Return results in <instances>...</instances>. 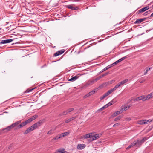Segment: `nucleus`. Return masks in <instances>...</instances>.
<instances>
[{"label": "nucleus", "instance_id": "obj_1", "mask_svg": "<svg viewBox=\"0 0 153 153\" xmlns=\"http://www.w3.org/2000/svg\"><path fill=\"white\" fill-rule=\"evenodd\" d=\"M149 8V6H146L145 7L143 8L140 10L137 11V13L138 15H139L140 13H142L143 12H144L146 10H148Z\"/></svg>", "mask_w": 153, "mask_h": 153}, {"label": "nucleus", "instance_id": "obj_2", "mask_svg": "<svg viewBox=\"0 0 153 153\" xmlns=\"http://www.w3.org/2000/svg\"><path fill=\"white\" fill-rule=\"evenodd\" d=\"M37 117V116L36 115H34L31 118H30L26 120L25 121L26 124L27 125V124L30 123L33 120H35Z\"/></svg>", "mask_w": 153, "mask_h": 153}, {"label": "nucleus", "instance_id": "obj_3", "mask_svg": "<svg viewBox=\"0 0 153 153\" xmlns=\"http://www.w3.org/2000/svg\"><path fill=\"white\" fill-rule=\"evenodd\" d=\"M146 18L137 19V20L134 22V23L135 24H139L143 21L146 20Z\"/></svg>", "mask_w": 153, "mask_h": 153}, {"label": "nucleus", "instance_id": "obj_4", "mask_svg": "<svg viewBox=\"0 0 153 153\" xmlns=\"http://www.w3.org/2000/svg\"><path fill=\"white\" fill-rule=\"evenodd\" d=\"M149 121L147 120H142L138 121V123L140 125L148 123Z\"/></svg>", "mask_w": 153, "mask_h": 153}, {"label": "nucleus", "instance_id": "obj_5", "mask_svg": "<svg viewBox=\"0 0 153 153\" xmlns=\"http://www.w3.org/2000/svg\"><path fill=\"white\" fill-rule=\"evenodd\" d=\"M126 58V56L123 57L121 58V59H120L118 60H117V61H116L114 63L111 64V65L113 67V66L116 65L119 62H120L121 61L124 60Z\"/></svg>", "mask_w": 153, "mask_h": 153}, {"label": "nucleus", "instance_id": "obj_6", "mask_svg": "<svg viewBox=\"0 0 153 153\" xmlns=\"http://www.w3.org/2000/svg\"><path fill=\"white\" fill-rule=\"evenodd\" d=\"M13 40V39H8L4 40H1L0 42V44H6L8 43L11 42Z\"/></svg>", "mask_w": 153, "mask_h": 153}, {"label": "nucleus", "instance_id": "obj_7", "mask_svg": "<svg viewBox=\"0 0 153 153\" xmlns=\"http://www.w3.org/2000/svg\"><path fill=\"white\" fill-rule=\"evenodd\" d=\"M102 135V134L101 133L98 134H96L94 136H92V140H96L99 138Z\"/></svg>", "mask_w": 153, "mask_h": 153}, {"label": "nucleus", "instance_id": "obj_8", "mask_svg": "<svg viewBox=\"0 0 153 153\" xmlns=\"http://www.w3.org/2000/svg\"><path fill=\"white\" fill-rule=\"evenodd\" d=\"M81 75H82L81 74V75L77 74L76 75L74 76H73L70 79L68 80V81H75V80L79 78V77L80 76H81Z\"/></svg>", "mask_w": 153, "mask_h": 153}, {"label": "nucleus", "instance_id": "obj_9", "mask_svg": "<svg viewBox=\"0 0 153 153\" xmlns=\"http://www.w3.org/2000/svg\"><path fill=\"white\" fill-rule=\"evenodd\" d=\"M111 93L110 90H108L106 93H105L102 96L100 99L101 100H102L105 98L106 97Z\"/></svg>", "mask_w": 153, "mask_h": 153}, {"label": "nucleus", "instance_id": "obj_10", "mask_svg": "<svg viewBox=\"0 0 153 153\" xmlns=\"http://www.w3.org/2000/svg\"><path fill=\"white\" fill-rule=\"evenodd\" d=\"M65 51L64 49H62L61 50L59 51L54 53V56H57L63 53Z\"/></svg>", "mask_w": 153, "mask_h": 153}, {"label": "nucleus", "instance_id": "obj_11", "mask_svg": "<svg viewBox=\"0 0 153 153\" xmlns=\"http://www.w3.org/2000/svg\"><path fill=\"white\" fill-rule=\"evenodd\" d=\"M131 106V105L130 104L126 106H122L121 108V110L122 111H126L128 109H129Z\"/></svg>", "mask_w": 153, "mask_h": 153}, {"label": "nucleus", "instance_id": "obj_12", "mask_svg": "<svg viewBox=\"0 0 153 153\" xmlns=\"http://www.w3.org/2000/svg\"><path fill=\"white\" fill-rule=\"evenodd\" d=\"M32 126L29 127L28 128H27L24 132V134H26L28 133L29 132H31L32 131L34 130L33 128L32 127Z\"/></svg>", "mask_w": 153, "mask_h": 153}, {"label": "nucleus", "instance_id": "obj_13", "mask_svg": "<svg viewBox=\"0 0 153 153\" xmlns=\"http://www.w3.org/2000/svg\"><path fill=\"white\" fill-rule=\"evenodd\" d=\"M121 85V84H120L119 82L117 85H116L113 88H112L109 90L111 91V93H112L113 91L116 90Z\"/></svg>", "mask_w": 153, "mask_h": 153}, {"label": "nucleus", "instance_id": "obj_14", "mask_svg": "<svg viewBox=\"0 0 153 153\" xmlns=\"http://www.w3.org/2000/svg\"><path fill=\"white\" fill-rule=\"evenodd\" d=\"M85 146L86 145L85 144H79L77 145V148L78 149L82 150L85 148Z\"/></svg>", "mask_w": 153, "mask_h": 153}, {"label": "nucleus", "instance_id": "obj_15", "mask_svg": "<svg viewBox=\"0 0 153 153\" xmlns=\"http://www.w3.org/2000/svg\"><path fill=\"white\" fill-rule=\"evenodd\" d=\"M92 133H90L84 135L83 137V138L84 139H87L89 138H92Z\"/></svg>", "mask_w": 153, "mask_h": 153}, {"label": "nucleus", "instance_id": "obj_16", "mask_svg": "<svg viewBox=\"0 0 153 153\" xmlns=\"http://www.w3.org/2000/svg\"><path fill=\"white\" fill-rule=\"evenodd\" d=\"M69 9H70L72 10H77L78 9V7H73L72 5H69L66 6Z\"/></svg>", "mask_w": 153, "mask_h": 153}, {"label": "nucleus", "instance_id": "obj_17", "mask_svg": "<svg viewBox=\"0 0 153 153\" xmlns=\"http://www.w3.org/2000/svg\"><path fill=\"white\" fill-rule=\"evenodd\" d=\"M27 124L25 122V121L21 123L17 127V129H19L21 128H22L24 126L26 125Z\"/></svg>", "mask_w": 153, "mask_h": 153}, {"label": "nucleus", "instance_id": "obj_18", "mask_svg": "<svg viewBox=\"0 0 153 153\" xmlns=\"http://www.w3.org/2000/svg\"><path fill=\"white\" fill-rule=\"evenodd\" d=\"M134 143H135L136 146L140 147L142 144L140 140H136L134 141Z\"/></svg>", "mask_w": 153, "mask_h": 153}, {"label": "nucleus", "instance_id": "obj_19", "mask_svg": "<svg viewBox=\"0 0 153 153\" xmlns=\"http://www.w3.org/2000/svg\"><path fill=\"white\" fill-rule=\"evenodd\" d=\"M13 127L11 125L10 126H9L7 127L6 128L3 129L2 130L3 131H4V132H7L9 131H10L11 129L13 128Z\"/></svg>", "mask_w": 153, "mask_h": 153}, {"label": "nucleus", "instance_id": "obj_20", "mask_svg": "<svg viewBox=\"0 0 153 153\" xmlns=\"http://www.w3.org/2000/svg\"><path fill=\"white\" fill-rule=\"evenodd\" d=\"M70 133L69 132H66L64 133H62L59 134L61 138L62 137L65 136H68Z\"/></svg>", "mask_w": 153, "mask_h": 153}, {"label": "nucleus", "instance_id": "obj_21", "mask_svg": "<svg viewBox=\"0 0 153 153\" xmlns=\"http://www.w3.org/2000/svg\"><path fill=\"white\" fill-rule=\"evenodd\" d=\"M21 121L20 120H19L16 122L15 123H13L11 125L12 127L13 128L14 127L18 126L19 124H20L21 123Z\"/></svg>", "mask_w": 153, "mask_h": 153}, {"label": "nucleus", "instance_id": "obj_22", "mask_svg": "<svg viewBox=\"0 0 153 153\" xmlns=\"http://www.w3.org/2000/svg\"><path fill=\"white\" fill-rule=\"evenodd\" d=\"M153 97V92L151 93L147 96H146V99L147 100H149L150 99V98H152Z\"/></svg>", "mask_w": 153, "mask_h": 153}, {"label": "nucleus", "instance_id": "obj_23", "mask_svg": "<svg viewBox=\"0 0 153 153\" xmlns=\"http://www.w3.org/2000/svg\"><path fill=\"white\" fill-rule=\"evenodd\" d=\"M32 127L33 128V130H35L36 128H38V127H39V125H38V124H37V123H36L34 124L33 125H32Z\"/></svg>", "mask_w": 153, "mask_h": 153}, {"label": "nucleus", "instance_id": "obj_24", "mask_svg": "<svg viewBox=\"0 0 153 153\" xmlns=\"http://www.w3.org/2000/svg\"><path fill=\"white\" fill-rule=\"evenodd\" d=\"M96 89H95L89 92L88 94L89 96L92 95L94 94L96 92Z\"/></svg>", "mask_w": 153, "mask_h": 153}, {"label": "nucleus", "instance_id": "obj_25", "mask_svg": "<svg viewBox=\"0 0 153 153\" xmlns=\"http://www.w3.org/2000/svg\"><path fill=\"white\" fill-rule=\"evenodd\" d=\"M111 67H112V66L111 65V64L109 65H108V66H107L105 68H104L101 71V72H103L105 71V70L108 69L109 68H110Z\"/></svg>", "mask_w": 153, "mask_h": 153}, {"label": "nucleus", "instance_id": "obj_26", "mask_svg": "<svg viewBox=\"0 0 153 153\" xmlns=\"http://www.w3.org/2000/svg\"><path fill=\"white\" fill-rule=\"evenodd\" d=\"M95 82H96L95 81L94 79H93L91 81L89 82H88V83H87L86 84V86H88V85H91V84H92L94 83Z\"/></svg>", "mask_w": 153, "mask_h": 153}, {"label": "nucleus", "instance_id": "obj_27", "mask_svg": "<svg viewBox=\"0 0 153 153\" xmlns=\"http://www.w3.org/2000/svg\"><path fill=\"white\" fill-rule=\"evenodd\" d=\"M128 79H125L124 80L121 81L120 83V84H121V85H122L126 83L127 82H128Z\"/></svg>", "mask_w": 153, "mask_h": 153}, {"label": "nucleus", "instance_id": "obj_28", "mask_svg": "<svg viewBox=\"0 0 153 153\" xmlns=\"http://www.w3.org/2000/svg\"><path fill=\"white\" fill-rule=\"evenodd\" d=\"M149 138V137L147 138L146 137L143 138L141 140H140L142 144L146 140H148Z\"/></svg>", "mask_w": 153, "mask_h": 153}, {"label": "nucleus", "instance_id": "obj_29", "mask_svg": "<svg viewBox=\"0 0 153 153\" xmlns=\"http://www.w3.org/2000/svg\"><path fill=\"white\" fill-rule=\"evenodd\" d=\"M139 97L140 99V100H142L143 101H145L146 100H147V99H146V96L145 97L144 96H141Z\"/></svg>", "mask_w": 153, "mask_h": 153}, {"label": "nucleus", "instance_id": "obj_30", "mask_svg": "<svg viewBox=\"0 0 153 153\" xmlns=\"http://www.w3.org/2000/svg\"><path fill=\"white\" fill-rule=\"evenodd\" d=\"M35 88H31V89H30V88L28 89H27L26 91H25L24 92V93H28L29 92H30L32 91Z\"/></svg>", "mask_w": 153, "mask_h": 153}, {"label": "nucleus", "instance_id": "obj_31", "mask_svg": "<svg viewBox=\"0 0 153 153\" xmlns=\"http://www.w3.org/2000/svg\"><path fill=\"white\" fill-rule=\"evenodd\" d=\"M136 145L135 143H134V142L132 143L130 145L128 146L127 148L126 149H129L130 148H131V147H133L134 146Z\"/></svg>", "mask_w": 153, "mask_h": 153}, {"label": "nucleus", "instance_id": "obj_32", "mask_svg": "<svg viewBox=\"0 0 153 153\" xmlns=\"http://www.w3.org/2000/svg\"><path fill=\"white\" fill-rule=\"evenodd\" d=\"M74 110V108H70L66 110L68 114H69L70 113L73 111Z\"/></svg>", "mask_w": 153, "mask_h": 153}, {"label": "nucleus", "instance_id": "obj_33", "mask_svg": "<svg viewBox=\"0 0 153 153\" xmlns=\"http://www.w3.org/2000/svg\"><path fill=\"white\" fill-rule=\"evenodd\" d=\"M67 114H68L66 110V111H63V112L62 114H61L60 115V116H61L62 115H66Z\"/></svg>", "mask_w": 153, "mask_h": 153}, {"label": "nucleus", "instance_id": "obj_34", "mask_svg": "<svg viewBox=\"0 0 153 153\" xmlns=\"http://www.w3.org/2000/svg\"><path fill=\"white\" fill-rule=\"evenodd\" d=\"M115 102L113 100L109 102L108 103L107 105H108L109 106H110L114 104Z\"/></svg>", "mask_w": 153, "mask_h": 153}, {"label": "nucleus", "instance_id": "obj_35", "mask_svg": "<svg viewBox=\"0 0 153 153\" xmlns=\"http://www.w3.org/2000/svg\"><path fill=\"white\" fill-rule=\"evenodd\" d=\"M108 106H109L108 105H107V104L105 105L104 106L102 107L100 109L101 110H103L105 109V108H107Z\"/></svg>", "mask_w": 153, "mask_h": 153}, {"label": "nucleus", "instance_id": "obj_36", "mask_svg": "<svg viewBox=\"0 0 153 153\" xmlns=\"http://www.w3.org/2000/svg\"><path fill=\"white\" fill-rule=\"evenodd\" d=\"M67 152L65 151L64 150H59L57 152L58 153H67Z\"/></svg>", "mask_w": 153, "mask_h": 153}, {"label": "nucleus", "instance_id": "obj_37", "mask_svg": "<svg viewBox=\"0 0 153 153\" xmlns=\"http://www.w3.org/2000/svg\"><path fill=\"white\" fill-rule=\"evenodd\" d=\"M122 117L121 116H119L117 117H116L114 120L115 121H116L118 120H120Z\"/></svg>", "mask_w": 153, "mask_h": 153}, {"label": "nucleus", "instance_id": "obj_38", "mask_svg": "<svg viewBox=\"0 0 153 153\" xmlns=\"http://www.w3.org/2000/svg\"><path fill=\"white\" fill-rule=\"evenodd\" d=\"M37 124H38V125L40 126L42 124V120H40L37 123Z\"/></svg>", "mask_w": 153, "mask_h": 153}, {"label": "nucleus", "instance_id": "obj_39", "mask_svg": "<svg viewBox=\"0 0 153 153\" xmlns=\"http://www.w3.org/2000/svg\"><path fill=\"white\" fill-rule=\"evenodd\" d=\"M61 138V137H60V135H59V136H56V137H54L53 138V139L54 140H57L59 138Z\"/></svg>", "mask_w": 153, "mask_h": 153}, {"label": "nucleus", "instance_id": "obj_40", "mask_svg": "<svg viewBox=\"0 0 153 153\" xmlns=\"http://www.w3.org/2000/svg\"><path fill=\"white\" fill-rule=\"evenodd\" d=\"M140 97H137V98L134 99L133 100L135 101H139L140 100Z\"/></svg>", "mask_w": 153, "mask_h": 153}, {"label": "nucleus", "instance_id": "obj_41", "mask_svg": "<svg viewBox=\"0 0 153 153\" xmlns=\"http://www.w3.org/2000/svg\"><path fill=\"white\" fill-rule=\"evenodd\" d=\"M53 131L52 130H51L49 131L47 133L48 134H53Z\"/></svg>", "mask_w": 153, "mask_h": 153}, {"label": "nucleus", "instance_id": "obj_42", "mask_svg": "<svg viewBox=\"0 0 153 153\" xmlns=\"http://www.w3.org/2000/svg\"><path fill=\"white\" fill-rule=\"evenodd\" d=\"M117 115V113H116V112H115V113H114L113 114H112L111 116L112 117H114L116 116Z\"/></svg>", "mask_w": 153, "mask_h": 153}, {"label": "nucleus", "instance_id": "obj_43", "mask_svg": "<svg viewBox=\"0 0 153 153\" xmlns=\"http://www.w3.org/2000/svg\"><path fill=\"white\" fill-rule=\"evenodd\" d=\"M121 111L122 110H121L120 111H117L116 112V113H117V115L118 114H120L122 112Z\"/></svg>", "mask_w": 153, "mask_h": 153}, {"label": "nucleus", "instance_id": "obj_44", "mask_svg": "<svg viewBox=\"0 0 153 153\" xmlns=\"http://www.w3.org/2000/svg\"><path fill=\"white\" fill-rule=\"evenodd\" d=\"M76 118V117H71L70 118L71 121L73 120L74 119H75Z\"/></svg>", "mask_w": 153, "mask_h": 153}, {"label": "nucleus", "instance_id": "obj_45", "mask_svg": "<svg viewBox=\"0 0 153 153\" xmlns=\"http://www.w3.org/2000/svg\"><path fill=\"white\" fill-rule=\"evenodd\" d=\"M131 118L129 117H127L126 118V120L128 121H129L131 120Z\"/></svg>", "mask_w": 153, "mask_h": 153}, {"label": "nucleus", "instance_id": "obj_46", "mask_svg": "<svg viewBox=\"0 0 153 153\" xmlns=\"http://www.w3.org/2000/svg\"><path fill=\"white\" fill-rule=\"evenodd\" d=\"M89 95H88V93L87 94H86L85 95H84V96H83V98H87V97H89Z\"/></svg>", "mask_w": 153, "mask_h": 153}, {"label": "nucleus", "instance_id": "obj_47", "mask_svg": "<svg viewBox=\"0 0 153 153\" xmlns=\"http://www.w3.org/2000/svg\"><path fill=\"white\" fill-rule=\"evenodd\" d=\"M70 121H70V119H69L68 120H65V122L66 123H68L70 122Z\"/></svg>", "mask_w": 153, "mask_h": 153}, {"label": "nucleus", "instance_id": "obj_48", "mask_svg": "<svg viewBox=\"0 0 153 153\" xmlns=\"http://www.w3.org/2000/svg\"><path fill=\"white\" fill-rule=\"evenodd\" d=\"M81 52L80 50H79L77 52L76 51L75 53H76V54H79Z\"/></svg>", "mask_w": 153, "mask_h": 153}, {"label": "nucleus", "instance_id": "obj_49", "mask_svg": "<svg viewBox=\"0 0 153 153\" xmlns=\"http://www.w3.org/2000/svg\"><path fill=\"white\" fill-rule=\"evenodd\" d=\"M119 125V124L118 123H117L114 124V125H113V126L114 127L118 125Z\"/></svg>", "mask_w": 153, "mask_h": 153}, {"label": "nucleus", "instance_id": "obj_50", "mask_svg": "<svg viewBox=\"0 0 153 153\" xmlns=\"http://www.w3.org/2000/svg\"><path fill=\"white\" fill-rule=\"evenodd\" d=\"M90 139H89L88 140V141H89V142H91V141H93V140H92V138H90Z\"/></svg>", "mask_w": 153, "mask_h": 153}, {"label": "nucleus", "instance_id": "obj_51", "mask_svg": "<svg viewBox=\"0 0 153 153\" xmlns=\"http://www.w3.org/2000/svg\"><path fill=\"white\" fill-rule=\"evenodd\" d=\"M148 70H147L145 72L144 74V75H145L147 73V72H148Z\"/></svg>", "mask_w": 153, "mask_h": 153}, {"label": "nucleus", "instance_id": "obj_52", "mask_svg": "<svg viewBox=\"0 0 153 153\" xmlns=\"http://www.w3.org/2000/svg\"><path fill=\"white\" fill-rule=\"evenodd\" d=\"M99 79V78H96V79H94L95 80V81L96 82Z\"/></svg>", "mask_w": 153, "mask_h": 153}, {"label": "nucleus", "instance_id": "obj_53", "mask_svg": "<svg viewBox=\"0 0 153 153\" xmlns=\"http://www.w3.org/2000/svg\"><path fill=\"white\" fill-rule=\"evenodd\" d=\"M3 130L2 129H1L0 130V135L2 133V132L3 131Z\"/></svg>", "mask_w": 153, "mask_h": 153}, {"label": "nucleus", "instance_id": "obj_54", "mask_svg": "<svg viewBox=\"0 0 153 153\" xmlns=\"http://www.w3.org/2000/svg\"><path fill=\"white\" fill-rule=\"evenodd\" d=\"M150 17H153V13H152L151 14V15H150Z\"/></svg>", "mask_w": 153, "mask_h": 153}, {"label": "nucleus", "instance_id": "obj_55", "mask_svg": "<svg viewBox=\"0 0 153 153\" xmlns=\"http://www.w3.org/2000/svg\"><path fill=\"white\" fill-rule=\"evenodd\" d=\"M144 82V80H142L140 82V83H143Z\"/></svg>", "mask_w": 153, "mask_h": 153}, {"label": "nucleus", "instance_id": "obj_56", "mask_svg": "<svg viewBox=\"0 0 153 153\" xmlns=\"http://www.w3.org/2000/svg\"><path fill=\"white\" fill-rule=\"evenodd\" d=\"M145 13L147 15L149 11H146Z\"/></svg>", "mask_w": 153, "mask_h": 153}, {"label": "nucleus", "instance_id": "obj_57", "mask_svg": "<svg viewBox=\"0 0 153 153\" xmlns=\"http://www.w3.org/2000/svg\"><path fill=\"white\" fill-rule=\"evenodd\" d=\"M108 74V73H106L104 74L103 75V76H105V75H106L107 74Z\"/></svg>", "mask_w": 153, "mask_h": 153}, {"label": "nucleus", "instance_id": "obj_58", "mask_svg": "<svg viewBox=\"0 0 153 153\" xmlns=\"http://www.w3.org/2000/svg\"><path fill=\"white\" fill-rule=\"evenodd\" d=\"M151 68H149V69H147V70H148V71L150 70Z\"/></svg>", "mask_w": 153, "mask_h": 153}, {"label": "nucleus", "instance_id": "obj_59", "mask_svg": "<svg viewBox=\"0 0 153 153\" xmlns=\"http://www.w3.org/2000/svg\"><path fill=\"white\" fill-rule=\"evenodd\" d=\"M143 15L145 16H146L147 15V14H146L145 13H144Z\"/></svg>", "mask_w": 153, "mask_h": 153}, {"label": "nucleus", "instance_id": "obj_60", "mask_svg": "<svg viewBox=\"0 0 153 153\" xmlns=\"http://www.w3.org/2000/svg\"><path fill=\"white\" fill-rule=\"evenodd\" d=\"M90 47V46H88V48H89Z\"/></svg>", "mask_w": 153, "mask_h": 153}]
</instances>
